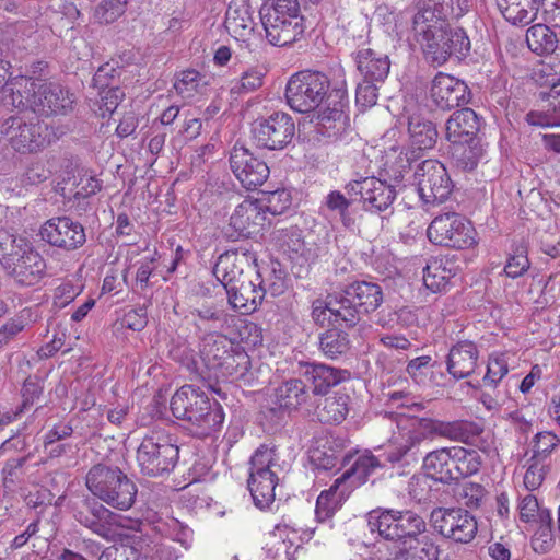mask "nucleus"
Listing matches in <instances>:
<instances>
[{
	"mask_svg": "<svg viewBox=\"0 0 560 560\" xmlns=\"http://www.w3.org/2000/svg\"><path fill=\"white\" fill-rule=\"evenodd\" d=\"M394 420L398 433L394 435L389 444L392 450L388 459L392 462L399 460L412 447L427 439L441 436L468 443L481 432L478 424L469 421H442L405 413H397Z\"/></svg>",
	"mask_w": 560,
	"mask_h": 560,
	"instance_id": "nucleus-1",
	"label": "nucleus"
},
{
	"mask_svg": "<svg viewBox=\"0 0 560 560\" xmlns=\"http://www.w3.org/2000/svg\"><path fill=\"white\" fill-rule=\"evenodd\" d=\"M0 264L13 283L21 288L38 285L46 277V260L23 236L0 230Z\"/></svg>",
	"mask_w": 560,
	"mask_h": 560,
	"instance_id": "nucleus-2",
	"label": "nucleus"
},
{
	"mask_svg": "<svg viewBox=\"0 0 560 560\" xmlns=\"http://www.w3.org/2000/svg\"><path fill=\"white\" fill-rule=\"evenodd\" d=\"M12 108L28 107L40 115L67 113L73 104L72 95L60 84L16 75L8 81Z\"/></svg>",
	"mask_w": 560,
	"mask_h": 560,
	"instance_id": "nucleus-3",
	"label": "nucleus"
},
{
	"mask_svg": "<svg viewBox=\"0 0 560 560\" xmlns=\"http://www.w3.org/2000/svg\"><path fill=\"white\" fill-rule=\"evenodd\" d=\"M171 410L174 417L187 421L188 430L198 438L218 432L224 421L221 406L192 385H184L173 395Z\"/></svg>",
	"mask_w": 560,
	"mask_h": 560,
	"instance_id": "nucleus-4",
	"label": "nucleus"
},
{
	"mask_svg": "<svg viewBox=\"0 0 560 560\" xmlns=\"http://www.w3.org/2000/svg\"><path fill=\"white\" fill-rule=\"evenodd\" d=\"M413 34L427 60L435 66H442L452 56L463 58L470 49L469 38L462 28L423 20V15H415Z\"/></svg>",
	"mask_w": 560,
	"mask_h": 560,
	"instance_id": "nucleus-5",
	"label": "nucleus"
},
{
	"mask_svg": "<svg viewBox=\"0 0 560 560\" xmlns=\"http://www.w3.org/2000/svg\"><path fill=\"white\" fill-rule=\"evenodd\" d=\"M86 487L101 501L120 511L133 505L138 492L136 485L118 467L101 464L89 470Z\"/></svg>",
	"mask_w": 560,
	"mask_h": 560,
	"instance_id": "nucleus-6",
	"label": "nucleus"
},
{
	"mask_svg": "<svg viewBox=\"0 0 560 560\" xmlns=\"http://www.w3.org/2000/svg\"><path fill=\"white\" fill-rule=\"evenodd\" d=\"M266 38L271 45L285 46L304 32L298 0H268L260 9Z\"/></svg>",
	"mask_w": 560,
	"mask_h": 560,
	"instance_id": "nucleus-7",
	"label": "nucleus"
},
{
	"mask_svg": "<svg viewBox=\"0 0 560 560\" xmlns=\"http://www.w3.org/2000/svg\"><path fill=\"white\" fill-rule=\"evenodd\" d=\"M383 299L378 284L361 281L329 299V310L347 326H354L362 314L376 310Z\"/></svg>",
	"mask_w": 560,
	"mask_h": 560,
	"instance_id": "nucleus-8",
	"label": "nucleus"
},
{
	"mask_svg": "<svg viewBox=\"0 0 560 560\" xmlns=\"http://www.w3.org/2000/svg\"><path fill=\"white\" fill-rule=\"evenodd\" d=\"M330 81L319 71H300L291 75L285 86V100L291 109L311 113L319 108L327 96Z\"/></svg>",
	"mask_w": 560,
	"mask_h": 560,
	"instance_id": "nucleus-9",
	"label": "nucleus"
},
{
	"mask_svg": "<svg viewBox=\"0 0 560 560\" xmlns=\"http://www.w3.org/2000/svg\"><path fill=\"white\" fill-rule=\"evenodd\" d=\"M179 450L162 431L144 436L137 450V462L141 471L150 477L170 472L178 460Z\"/></svg>",
	"mask_w": 560,
	"mask_h": 560,
	"instance_id": "nucleus-10",
	"label": "nucleus"
},
{
	"mask_svg": "<svg viewBox=\"0 0 560 560\" xmlns=\"http://www.w3.org/2000/svg\"><path fill=\"white\" fill-rule=\"evenodd\" d=\"M276 454L272 448L260 446L250 458L248 489L259 509L269 508L275 501L278 477L275 471Z\"/></svg>",
	"mask_w": 560,
	"mask_h": 560,
	"instance_id": "nucleus-11",
	"label": "nucleus"
},
{
	"mask_svg": "<svg viewBox=\"0 0 560 560\" xmlns=\"http://www.w3.org/2000/svg\"><path fill=\"white\" fill-rule=\"evenodd\" d=\"M430 242L456 249L469 248L476 244V231L466 218L456 212L435 217L427 230Z\"/></svg>",
	"mask_w": 560,
	"mask_h": 560,
	"instance_id": "nucleus-12",
	"label": "nucleus"
},
{
	"mask_svg": "<svg viewBox=\"0 0 560 560\" xmlns=\"http://www.w3.org/2000/svg\"><path fill=\"white\" fill-rule=\"evenodd\" d=\"M415 188L420 200L428 206H434L445 201L451 191L452 183L442 163L436 160L421 162L413 175Z\"/></svg>",
	"mask_w": 560,
	"mask_h": 560,
	"instance_id": "nucleus-13",
	"label": "nucleus"
},
{
	"mask_svg": "<svg viewBox=\"0 0 560 560\" xmlns=\"http://www.w3.org/2000/svg\"><path fill=\"white\" fill-rule=\"evenodd\" d=\"M10 145L19 153H36L50 143L47 125L39 121L26 122L22 117L8 118L1 129Z\"/></svg>",
	"mask_w": 560,
	"mask_h": 560,
	"instance_id": "nucleus-14",
	"label": "nucleus"
},
{
	"mask_svg": "<svg viewBox=\"0 0 560 560\" xmlns=\"http://www.w3.org/2000/svg\"><path fill=\"white\" fill-rule=\"evenodd\" d=\"M430 522L443 537L460 544L470 542L478 530L475 517L463 509H434Z\"/></svg>",
	"mask_w": 560,
	"mask_h": 560,
	"instance_id": "nucleus-15",
	"label": "nucleus"
},
{
	"mask_svg": "<svg viewBox=\"0 0 560 560\" xmlns=\"http://www.w3.org/2000/svg\"><path fill=\"white\" fill-rule=\"evenodd\" d=\"M39 235L50 246L66 252L75 250L86 242L83 225L69 217H56L47 220L40 226Z\"/></svg>",
	"mask_w": 560,
	"mask_h": 560,
	"instance_id": "nucleus-16",
	"label": "nucleus"
},
{
	"mask_svg": "<svg viewBox=\"0 0 560 560\" xmlns=\"http://www.w3.org/2000/svg\"><path fill=\"white\" fill-rule=\"evenodd\" d=\"M295 132L292 117L287 113H275L258 121L253 128V137L258 147L279 150L291 142Z\"/></svg>",
	"mask_w": 560,
	"mask_h": 560,
	"instance_id": "nucleus-17",
	"label": "nucleus"
},
{
	"mask_svg": "<svg viewBox=\"0 0 560 560\" xmlns=\"http://www.w3.org/2000/svg\"><path fill=\"white\" fill-rule=\"evenodd\" d=\"M230 167L246 189L261 186L269 177L270 171L266 162L255 156L245 147L235 145L230 155Z\"/></svg>",
	"mask_w": 560,
	"mask_h": 560,
	"instance_id": "nucleus-18",
	"label": "nucleus"
},
{
	"mask_svg": "<svg viewBox=\"0 0 560 560\" xmlns=\"http://www.w3.org/2000/svg\"><path fill=\"white\" fill-rule=\"evenodd\" d=\"M430 98L443 110L465 105L469 101L467 84L446 73H438L430 88Z\"/></svg>",
	"mask_w": 560,
	"mask_h": 560,
	"instance_id": "nucleus-19",
	"label": "nucleus"
},
{
	"mask_svg": "<svg viewBox=\"0 0 560 560\" xmlns=\"http://www.w3.org/2000/svg\"><path fill=\"white\" fill-rule=\"evenodd\" d=\"M266 221L265 207L261 201L246 199L235 207L230 217L231 236L250 237L256 235Z\"/></svg>",
	"mask_w": 560,
	"mask_h": 560,
	"instance_id": "nucleus-20",
	"label": "nucleus"
},
{
	"mask_svg": "<svg viewBox=\"0 0 560 560\" xmlns=\"http://www.w3.org/2000/svg\"><path fill=\"white\" fill-rule=\"evenodd\" d=\"M425 530V523L413 512H394L387 510V540L392 546L387 550H395L402 540H412L420 538Z\"/></svg>",
	"mask_w": 560,
	"mask_h": 560,
	"instance_id": "nucleus-21",
	"label": "nucleus"
},
{
	"mask_svg": "<svg viewBox=\"0 0 560 560\" xmlns=\"http://www.w3.org/2000/svg\"><path fill=\"white\" fill-rule=\"evenodd\" d=\"M254 11L245 1L232 2L225 14V27L237 42L249 45L255 36Z\"/></svg>",
	"mask_w": 560,
	"mask_h": 560,
	"instance_id": "nucleus-22",
	"label": "nucleus"
},
{
	"mask_svg": "<svg viewBox=\"0 0 560 560\" xmlns=\"http://www.w3.org/2000/svg\"><path fill=\"white\" fill-rule=\"evenodd\" d=\"M471 0H420L416 15L434 23H446L448 19H458L471 9Z\"/></svg>",
	"mask_w": 560,
	"mask_h": 560,
	"instance_id": "nucleus-23",
	"label": "nucleus"
},
{
	"mask_svg": "<svg viewBox=\"0 0 560 560\" xmlns=\"http://www.w3.org/2000/svg\"><path fill=\"white\" fill-rule=\"evenodd\" d=\"M343 462L350 463V467L338 478L349 487L352 492L364 485L370 475L382 467L381 462L368 451L355 456H346Z\"/></svg>",
	"mask_w": 560,
	"mask_h": 560,
	"instance_id": "nucleus-24",
	"label": "nucleus"
},
{
	"mask_svg": "<svg viewBox=\"0 0 560 560\" xmlns=\"http://www.w3.org/2000/svg\"><path fill=\"white\" fill-rule=\"evenodd\" d=\"M478 130V116L471 108L453 113L446 121V139L454 144L470 143Z\"/></svg>",
	"mask_w": 560,
	"mask_h": 560,
	"instance_id": "nucleus-25",
	"label": "nucleus"
},
{
	"mask_svg": "<svg viewBox=\"0 0 560 560\" xmlns=\"http://www.w3.org/2000/svg\"><path fill=\"white\" fill-rule=\"evenodd\" d=\"M223 359L224 360L221 362V364H219L218 369H215L212 373L215 378L231 382H250V359L245 350L240 347V345L234 343V349H230V352Z\"/></svg>",
	"mask_w": 560,
	"mask_h": 560,
	"instance_id": "nucleus-26",
	"label": "nucleus"
},
{
	"mask_svg": "<svg viewBox=\"0 0 560 560\" xmlns=\"http://www.w3.org/2000/svg\"><path fill=\"white\" fill-rule=\"evenodd\" d=\"M247 264L248 257L246 254L225 252L219 256L213 267V276L228 291L244 280V268Z\"/></svg>",
	"mask_w": 560,
	"mask_h": 560,
	"instance_id": "nucleus-27",
	"label": "nucleus"
},
{
	"mask_svg": "<svg viewBox=\"0 0 560 560\" xmlns=\"http://www.w3.org/2000/svg\"><path fill=\"white\" fill-rule=\"evenodd\" d=\"M479 357L474 342L462 341L453 346L447 355V371L455 378L469 376L476 368Z\"/></svg>",
	"mask_w": 560,
	"mask_h": 560,
	"instance_id": "nucleus-28",
	"label": "nucleus"
},
{
	"mask_svg": "<svg viewBox=\"0 0 560 560\" xmlns=\"http://www.w3.org/2000/svg\"><path fill=\"white\" fill-rule=\"evenodd\" d=\"M440 549L429 536L402 540L387 560H439Z\"/></svg>",
	"mask_w": 560,
	"mask_h": 560,
	"instance_id": "nucleus-29",
	"label": "nucleus"
},
{
	"mask_svg": "<svg viewBox=\"0 0 560 560\" xmlns=\"http://www.w3.org/2000/svg\"><path fill=\"white\" fill-rule=\"evenodd\" d=\"M229 304L242 314L255 312L261 304L265 292L252 280L241 281L226 291Z\"/></svg>",
	"mask_w": 560,
	"mask_h": 560,
	"instance_id": "nucleus-30",
	"label": "nucleus"
},
{
	"mask_svg": "<svg viewBox=\"0 0 560 560\" xmlns=\"http://www.w3.org/2000/svg\"><path fill=\"white\" fill-rule=\"evenodd\" d=\"M352 491L337 478L329 489L323 490L316 500L315 516L318 522L331 518L349 499Z\"/></svg>",
	"mask_w": 560,
	"mask_h": 560,
	"instance_id": "nucleus-31",
	"label": "nucleus"
},
{
	"mask_svg": "<svg viewBox=\"0 0 560 560\" xmlns=\"http://www.w3.org/2000/svg\"><path fill=\"white\" fill-rule=\"evenodd\" d=\"M422 467L425 474L436 481L455 480L453 446L428 453L423 458Z\"/></svg>",
	"mask_w": 560,
	"mask_h": 560,
	"instance_id": "nucleus-32",
	"label": "nucleus"
},
{
	"mask_svg": "<svg viewBox=\"0 0 560 560\" xmlns=\"http://www.w3.org/2000/svg\"><path fill=\"white\" fill-rule=\"evenodd\" d=\"M304 376L312 383L315 394H325L330 387L348 380L350 373L326 364L308 363L305 365Z\"/></svg>",
	"mask_w": 560,
	"mask_h": 560,
	"instance_id": "nucleus-33",
	"label": "nucleus"
},
{
	"mask_svg": "<svg viewBox=\"0 0 560 560\" xmlns=\"http://www.w3.org/2000/svg\"><path fill=\"white\" fill-rule=\"evenodd\" d=\"M504 19L514 25L533 22L541 7V0H497Z\"/></svg>",
	"mask_w": 560,
	"mask_h": 560,
	"instance_id": "nucleus-34",
	"label": "nucleus"
},
{
	"mask_svg": "<svg viewBox=\"0 0 560 560\" xmlns=\"http://www.w3.org/2000/svg\"><path fill=\"white\" fill-rule=\"evenodd\" d=\"M350 194L360 195L366 209L382 211L385 206L384 183L374 176L354 180L347 185Z\"/></svg>",
	"mask_w": 560,
	"mask_h": 560,
	"instance_id": "nucleus-35",
	"label": "nucleus"
},
{
	"mask_svg": "<svg viewBox=\"0 0 560 560\" xmlns=\"http://www.w3.org/2000/svg\"><path fill=\"white\" fill-rule=\"evenodd\" d=\"M535 77L541 88L548 89V92L541 93L542 97L557 110V104L560 103V58H551L541 63Z\"/></svg>",
	"mask_w": 560,
	"mask_h": 560,
	"instance_id": "nucleus-36",
	"label": "nucleus"
},
{
	"mask_svg": "<svg viewBox=\"0 0 560 560\" xmlns=\"http://www.w3.org/2000/svg\"><path fill=\"white\" fill-rule=\"evenodd\" d=\"M234 343L223 335H208L200 345V359L210 373L218 369L219 364L228 355Z\"/></svg>",
	"mask_w": 560,
	"mask_h": 560,
	"instance_id": "nucleus-37",
	"label": "nucleus"
},
{
	"mask_svg": "<svg viewBox=\"0 0 560 560\" xmlns=\"http://www.w3.org/2000/svg\"><path fill=\"white\" fill-rule=\"evenodd\" d=\"M350 397L346 394L336 393L324 398L316 409V415L322 422L340 423L349 412Z\"/></svg>",
	"mask_w": 560,
	"mask_h": 560,
	"instance_id": "nucleus-38",
	"label": "nucleus"
},
{
	"mask_svg": "<svg viewBox=\"0 0 560 560\" xmlns=\"http://www.w3.org/2000/svg\"><path fill=\"white\" fill-rule=\"evenodd\" d=\"M455 276L454 270L448 267V261L434 258L423 269V284L432 293L442 292Z\"/></svg>",
	"mask_w": 560,
	"mask_h": 560,
	"instance_id": "nucleus-39",
	"label": "nucleus"
},
{
	"mask_svg": "<svg viewBox=\"0 0 560 560\" xmlns=\"http://www.w3.org/2000/svg\"><path fill=\"white\" fill-rule=\"evenodd\" d=\"M308 457L312 466L318 472L328 471L336 468L340 460V452L329 440H318L311 447Z\"/></svg>",
	"mask_w": 560,
	"mask_h": 560,
	"instance_id": "nucleus-40",
	"label": "nucleus"
},
{
	"mask_svg": "<svg viewBox=\"0 0 560 560\" xmlns=\"http://www.w3.org/2000/svg\"><path fill=\"white\" fill-rule=\"evenodd\" d=\"M408 131L412 153L416 150H429L433 148L436 142L438 131L431 121L411 118L409 120Z\"/></svg>",
	"mask_w": 560,
	"mask_h": 560,
	"instance_id": "nucleus-41",
	"label": "nucleus"
},
{
	"mask_svg": "<svg viewBox=\"0 0 560 560\" xmlns=\"http://www.w3.org/2000/svg\"><path fill=\"white\" fill-rule=\"evenodd\" d=\"M124 517L115 514L107 508L98 505L93 509V518L88 521L85 525L98 536L112 539L115 536L114 527H125Z\"/></svg>",
	"mask_w": 560,
	"mask_h": 560,
	"instance_id": "nucleus-42",
	"label": "nucleus"
},
{
	"mask_svg": "<svg viewBox=\"0 0 560 560\" xmlns=\"http://www.w3.org/2000/svg\"><path fill=\"white\" fill-rule=\"evenodd\" d=\"M526 43L533 52L544 55L555 51L558 39L547 25L535 24L527 30Z\"/></svg>",
	"mask_w": 560,
	"mask_h": 560,
	"instance_id": "nucleus-43",
	"label": "nucleus"
},
{
	"mask_svg": "<svg viewBox=\"0 0 560 560\" xmlns=\"http://www.w3.org/2000/svg\"><path fill=\"white\" fill-rule=\"evenodd\" d=\"M275 396L280 408L290 410L304 404L307 394L301 380H290L276 389Z\"/></svg>",
	"mask_w": 560,
	"mask_h": 560,
	"instance_id": "nucleus-44",
	"label": "nucleus"
},
{
	"mask_svg": "<svg viewBox=\"0 0 560 560\" xmlns=\"http://www.w3.org/2000/svg\"><path fill=\"white\" fill-rule=\"evenodd\" d=\"M517 515L523 523H552L550 511L540 508L537 498L530 493L520 498Z\"/></svg>",
	"mask_w": 560,
	"mask_h": 560,
	"instance_id": "nucleus-45",
	"label": "nucleus"
},
{
	"mask_svg": "<svg viewBox=\"0 0 560 560\" xmlns=\"http://www.w3.org/2000/svg\"><path fill=\"white\" fill-rule=\"evenodd\" d=\"M453 456L455 479L474 475L481 467V456L476 450L453 446Z\"/></svg>",
	"mask_w": 560,
	"mask_h": 560,
	"instance_id": "nucleus-46",
	"label": "nucleus"
},
{
	"mask_svg": "<svg viewBox=\"0 0 560 560\" xmlns=\"http://www.w3.org/2000/svg\"><path fill=\"white\" fill-rule=\"evenodd\" d=\"M358 70L371 81H383L385 77V61L375 57V52L370 48H364L355 54Z\"/></svg>",
	"mask_w": 560,
	"mask_h": 560,
	"instance_id": "nucleus-47",
	"label": "nucleus"
},
{
	"mask_svg": "<svg viewBox=\"0 0 560 560\" xmlns=\"http://www.w3.org/2000/svg\"><path fill=\"white\" fill-rule=\"evenodd\" d=\"M205 77L196 70H184L179 72L174 81V89L184 100H190L202 92Z\"/></svg>",
	"mask_w": 560,
	"mask_h": 560,
	"instance_id": "nucleus-48",
	"label": "nucleus"
},
{
	"mask_svg": "<svg viewBox=\"0 0 560 560\" xmlns=\"http://www.w3.org/2000/svg\"><path fill=\"white\" fill-rule=\"evenodd\" d=\"M257 277L260 279L257 287L262 289L265 294L270 293L272 296H278L287 288L285 275L279 265L272 264L270 268L259 270Z\"/></svg>",
	"mask_w": 560,
	"mask_h": 560,
	"instance_id": "nucleus-49",
	"label": "nucleus"
},
{
	"mask_svg": "<svg viewBox=\"0 0 560 560\" xmlns=\"http://www.w3.org/2000/svg\"><path fill=\"white\" fill-rule=\"evenodd\" d=\"M319 347L326 357L335 359L349 349L348 335L338 329H329L320 337Z\"/></svg>",
	"mask_w": 560,
	"mask_h": 560,
	"instance_id": "nucleus-50",
	"label": "nucleus"
},
{
	"mask_svg": "<svg viewBox=\"0 0 560 560\" xmlns=\"http://www.w3.org/2000/svg\"><path fill=\"white\" fill-rule=\"evenodd\" d=\"M38 307H26L20 312L18 318L8 322L0 328V347L18 335L23 328L38 318Z\"/></svg>",
	"mask_w": 560,
	"mask_h": 560,
	"instance_id": "nucleus-51",
	"label": "nucleus"
},
{
	"mask_svg": "<svg viewBox=\"0 0 560 560\" xmlns=\"http://www.w3.org/2000/svg\"><path fill=\"white\" fill-rule=\"evenodd\" d=\"M180 501L187 509L197 513L209 509L212 498L207 493L202 485L190 483L183 490Z\"/></svg>",
	"mask_w": 560,
	"mask_h": 560,
	"instance_id": "nucleus-52",
	"label": "nucleus"
},
{
	"mask_svg": "<svg viewBox=\"0 0 560 560\" xmlns=\"http://www.w3.org/2000/svg\"><path fill=\"white\" fill-rule=\"evenodd\" d=\"M159 530L172 541L180 544L184 549H189L192 544L194 533L176 518H171L159 526Z\"/></svg>",
	"mask_w": 560,
	"mask_h": 560,
	"instance_id": "nucleus-53",
	"label": "nucleus"
},
{
	"mask_svg": "<svg viewBox=\"0 0 560 560\" xmlns=\"http://www.w3.org/2000/svg\"><path fill=\"white\" fill-rule=\"evenodd\" d=\"M510 354L492 353L489 357L487 373L483 376V384L486 386H495L509 372Z\"/></svg>",
	"mask_w": 560,
	"mask_h": 560,
	"instance_id": "nucleus-54",
	"label": "nucleus"
},
{
	"mask_svg": "<svg viewBox=\"0 0 560 560\" xmlns=\"http://www.w3.org/2000/svg\"><path fill=\"white\" fill-rule=\"evenodd\" d=\"M525 120L528 125L539 128H550L560 126V102L557 104V110L555 107L544 109L536 108L532 109L526 114Z\"/></svg>",
	"mask_w": 560,
	"mask_h": 560,
	"instance_id": "nucleus-55",
	"label": "nucleus"
},
{
	"mask_svg": "<svg viewBox=\"0 0 560 560\" xmlns=\"http://www.w3.org/2000/svg\"><path fill=\"white\" fill-rule=\"evenodd\" d=\"M264 73L252 68L243 72L242 77L231 82V93L233 94H246L256 91L262 85Z\"/></svg>",
	"mask_w": 560,
	"mask_h": 560,
	"instance_id": "nucleus-56",
	"label": "nucleus"
},
{
	"mask_svg": "<svg viewBox=\"0 0 560 560\" xmlns=\"http://www.w3.org/2000/svg\"><path fill=\"white\" fill-rule=\"evenodd\" d=\"M128 0H104L94 12L97 22L109 24L119 19L126 11Z\"/></svg>",
	"mask_w": 560,
	"mask_h": 560,
	"instance_id": "nucleus-57",
	"label": "nucleus"
},
{
	"mask_svg": "<svg viewBox=\"0 0 560 560\" xmlns=\"http://www.w3.org/2000/svg\"><path fill=\"white\" fill-rule=\"evenodd\" d=\"M275 240L288 253L299 254L304 248L301 230L294 226L277 230L275 232Z\"/></svg>",
	"mask_w": 560,
	"mask_h": 560,
	"instance_id": "nucleus-58",
	"label": "nucleus"
},
{
	"mask_svg": "<svg viewBox=\"0 0 560 560\" xmlns=\"http://www.w3.org/2000/svg\"><path fill=\"white\" fill-rule=\"evenodd\" d=\"M547 466L540 458L530 457L526 462V470L524 472V486L527 490L534 491L538 489L546 476Z\"/></svg>",
	"mask_w": 560,
	"mask_h": 560,
	"instance_id": "nucleus-59",
	"label": "nucleus"
},
{
	"mask_svg": "<svg viewBox=\"0 0 560 560\" xmlns=\"http://www.w3.org/2000/svg\"><path fill=\"white\" fill-rule=\"evenodd\" d=\"M292 202L291 194L285 189H278L267 194L264 201L265 213L269 212L272 215L282 214L290 208Z\"/></svg>",
	"mask_w": 560,
	"mask_h": 560,
	"instance_id": "nucleus-60",
	"label": "nucleus"
},
{
	"mask_svg": "<svg viewBox=\"0 0 560 560\" xmlns=\"http://www.w3.org/2000/svg\"><path fill=\"white\" fill-rule=\"evenodd\" d=\"M532 537V548L537 553H548L555 546V535L551 529V523H539Z\"/></svg>",
	"mask_w": 560,
	"mask_h": 560,
	"instance_id": "nucleus-61",
	"label": "nucleus"
},
{
	"mask_svg": "<svg viewBox=\"0 0 560 560\" xmlns=\"http://www.w3.org/2000/svg\"><path fill=\"white\" fill-rule=\"evenodd\" d=\"M529 266L527 250L524 247H520L508 258L504 273L506 277L515 279L523 276L529 269Z\"/></svg>",
	"mask_w": 560,
	"mask_h": 560,
	"instance_id": "nucleus-62",
	"label": "nucleus"
},
{
	"mask_svg": "<svg viewBox=\"0 0 560 560\" xmlns=\"http://www.w3.org/2000/svg\"><path fill=\"white\" fill-rule=\"evenodd\" d=\"M340 117V109L325 107L313 114L312 121H315L319 133L330 136V130L335 128V124Z\"/></svg>",
	"mask_w": 560,
	"mask_h": 560,
	"instance_id": "nucleus-63",
	"label": "nucleus"
},
{
	"mask_svg": "<svg viewBox=\"0 0 560 560\" xmlns=\"http://www.w3.org/2000/svg\"><path fill=\"white\" fill-rule=\"evenodd\" d=\"M559 444V439L552 432L546 431L535 435L533 446V458L544 459L555 450Z\"/></svg>",
	"mask_w": 560,
	"mask_h": 560,
	"instance_id": "nucleus-64",
	"label": "nucleus"
}]
</instances>
